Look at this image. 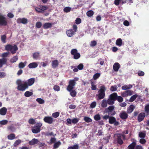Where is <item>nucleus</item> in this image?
I'll return each mask as SVG.
<instances>
[{
  "mask_svg": "<svg viewBox=\"0 0 149 149\" xmlns=\"http://www.w3.org/2000/svg\"><path fill=\"white\" fill-rule=\"evenodd\" d=\"M16 84L18 85L17 89L19 91H24L28 88L26 82L22 83L20 79H18L17 81Z\"/></svg>",
  "mask_w": 149,
  "mask_h": 149,
  "instance_id": "nucleus-1",
  "label": "nucleus"
},
{
  "mask_svg": "<svg viewBox=\"0 0 149 149\" xmlns=\"http://www.w3.org/2000/svg\"><path fill=\"white\" fill-rule=\"evenodd\" d=\"M106 90V88L104 86H101L98 92V94L96 95L99 100L103 99L105 96V91Z\"/></svg>",
  "mask_w": 149,
  "mask_h": 149,
  "instance_id": "nucleus-2",
  "label": "nucleus"
},
{
  "mask_svg": "<svg viewBox=\"0 0 149 149\" xmlns=\"http://www.w3.org/2000/svg\"><path fill=\"white\" fill-rule=\"evenodd\" d=\"M114 108L113 106H109L107 108L105 109L104 113H108V115L110 116L115 115L116 113V112L114 110Z\"/></svg>",
  "mask_w": 149,
  "mask_h": 149,
  "instance_id": "nucleus-3",
  "label": "nucleus"
},
{
  "mask_svg": "<svg viewBox=\"0 0 149 149\" xmlns=\"http://www.w3.org/2000/svg\"><path fill=\"white\" fill-rule=\"evenodd\" d=\"M5 49L7 51H10L12 54L15 53L18 49V48L15 45L13 46L10 45H8L6 46Z\"/></svg>",
  "mask_w": 149,
  "mask_h": 149,
  "instance_id": "nucleus-4",
  "label": "nucleus"
},
{
  "mask_svg": "<svg viewBox=\"0 0 149 149\" xmlns=\"http://www.w3.org/2000/svg\"><path fill=\"white\" fill-rule=\"evenodd\" d=\"M74 86L68 85L66 88L67 90L70 93L71 96L72 97H75L77 95V92L74 90Z\"/></svg>",
  "mask_w": 149,
  "mask_h": 149,
  "instance_id": "nucleus-5",
  "label": "nucleus"
},
{
  "mask_svg": "<svg viewBox=\"0 0 149 149\" xmlns=\"http://www.w3.org/2000/svg\"><path fill=\"white\" fill-rule=\"evenodd\" d=\"M109 122L111 124H114L115 126H117L119 125L120 123L116 120L115 117L112 116H110L109 120Z\"/></svg>",
  "mask_w": 149,
  "mask_h": 149,
  "instance_id": "nucleus-6",
  "label": "nucleus"
},
{
  "mask_svg": "<svg viewBox=\"0 0 149 149\" xmlns=\"http://www.w3.org/2000/svg\"><path fill=\"white\" fill-rule=\"evenodd\" d=\"M71 54L73 56L74 58L76 59L79 58L80 55L79 53H78L77 50L76 49H73L71 51Z\"/></svg>",
  "mask_w": 149,
  "mask_h": 149,
  "instance_id": "nucleus-7",
  "label": "nucleus"
},
{
  "mask_svg": "<svg viewBox=\"0 0 149 149\" xmlns=\"http://www.w3.org/2000/svg\"><path fill=\"white\" fill-rule=\"evenodd\" d=\"M7 24L6 19L5 16L0 14V25L5 26Z\"/></svg>",
  "mask_w": 149,
  "mask_h": 149,
  "instance_id": "nucleus-8",
  "label": "nucleus"
},
{
  "mask_svg": "<svg viewBox=\"0 0 149 149\" xmlns=\"http://www.w3.org/2000/svg\"><path fill=\"white\" fill-rule=\"evenodd\" d=\"M133 91L130 90H127L121 93V95L123 97H126L130 96L132 94Z\"/></svg>",
  "mask_w": 149,
  "mask_h": 149,
  "instance_id": "nucleus-9",
  "label": "nucleus"
},
{
  "mask_svg": "<svg viewBox=\"0 0 149 149\" xmlns=\"http://www.w3.org/2000/svg\"><path fill=\"white\" fill-rule=\"evenodd\" d=\"M44 121L49 124H52L54 121L53 118L50 116H45L43 119Z\"/></svg>",
  "mask_w": 149,
  "mask_h": 149,
  "instance_id": "nucleus-10",
  "label": "nucleus"
},
{
  "mask_svg": "<svg viewBox=\"0 0 149 149\" xmlns=\"http://www.w3.org/2000/svg\"><path fill=\"white\" fill-rule=\"evenodd\" d=\"M119 116L120 118L122 120L127 119L128 116V114L124 111H122L119 114Z\"/></svg>",
  "mask_w": 149,
  "mask_h": 149,
  "instance_id": "nucleus-11",
  "label": "nucleus"
},
{
  "mask_svg": "<svg viewBox=\"0 0 149 149\" xmlns=\"http://www.w3.org/2000/svg\"><path fill=\"white\" fill-rule=\"evenodd\" d=\"M145 117V113L144 112H141L140 113L138 116V120L139 122L143 121Z\"/></svg>",
  "mask_w": 149,
  "mask_h": 149,
  "instance_id": "nucleus-12",
  "label": "nucleus"
},
{
  "mask_svg": "<svg viewBox=\"0 0 149 149\" xmlns=\"http://www.w3.org/2000/svg\"><path fill=\"white\" fill-rule=\"evenodd\" d=\"M79 79L78 78L75 77L74 79L70 80L69 81L68 85L74 86L76 84V81H78Z\"/></svg>",
  "mask_w": 149,
  "mask_h": 149,
  "instance_id": "nucleus-13",
  "label": "nucleus"
},
{
  "mask_svg": "<svg viewBox=\"0 0 149 149\" xmlns=\"http://www.w3.org/2000/svg\"><path fill=\"white\" fill-rule=\"evenodd\" d=\"M135 108V106L134 105H130L127 108V112L128 113H130L133 111Z\"/></svg>",
  "mask_w": 149,
  "mask_h": 149,
  "instance_id": "nucleus-14",
  "label": "nucleus"
},
{
  "mask_svg": "<svg viewBox=\"0 0 149 149\" xmlns=\"http://www.w3.org/2000/svg\"><path fill=\"white\" fill-rule=\"evenodd\" d=\"M118 95L116 93H113L111 94L109 96V97L114 101L116 100L117 98Z\"/></svg>",
  "mask_w": 149,
  "mask_h": 149,
  "instance_id": "nucleus-15",
  "label": "nucleus"
},
{
  "mask_svg": "<svg viewBox=\"0 0 149 149\" xmlns=\"http://www.w3.org/2000/svg\"><path fill=\"white\" fill-rule=\"evenodd\" d=\"M7 109L5 107H3L0 109V114L1 115L4 116L7 113Z\"/></svg>",
  "mask_w": 149,
  "mask_h": 149,
  "instance_id": "nucleus-16",
  "label": "nucleus"
},
{
  "mask_svg": "<svg viewBox=\"0 0 149 149\" xmlns=\"http://www.w3.org/2000/svg\"><path fill=\"white\" fill-rule=\"evenodd\" d=\"M74 33V31L72 29H69L66 31L67 35L69 37L72 36Z\"/></svg>",
  "mask_w": 149,
  "mask_h": 149,
  "instance_id": "nucleus-17",
  "label": "nucleus"
},
{
  "mask_svg": "<svg viewBox=\"0 0 149 149\" xmlns=\"http://www.w3.org/2000/svg\"><path fill=\"white\" fill-rule=\"evenodd\" d=\"M39 142V141L37 139L34 138L29 141V144L30 145H33L37 144Z\"/></svg>",
  "mask_w": 149,
  "mask_h": 149,
  "instance_id": "nucleus-18",
  "label": "nucleus"
},
{
  "mask_svg": "<svg viewBox=\"0 0 149 149\" xmlns=\"http://www.w3.org/2000/svg\"><path fill=\"white\" fill-rule=\"evenodd\" d=\"M136 145V141H133L131 144L128 146L127 148L128 149H135Z\"/></svg>",
  "mask_w": 149,
  "mask_h": 149,
  "instance_id": "nucleus-19",
  "label": "nucleus"
},
{
  "mask_svg": "<svg viewBox=\"0 0 149 149\" xmlns=\"http://www.w3.org/2000/svg\"><path fill=\"white\" fill-rule=\"evenodd\" d=\"M17 22L19 23H22L24 24H25L27 23V19L24 18L22 19H18L17 20Z\"/></svg>",
  "mask_w": 149,
  "mask_h": 149,
  "instance_id": "nucleus-20",
  "label": "nucleus"
},
{
  "mask_svg": "<svg viewBox=\"0 0 149 149\" xmlns=\"http://www.w3.org/2000/svg\"><path fill=\"white\" fill-rule=\"evenodd\" d=\"M35 80L34 78H31L28 79L27 82V84L29 86H31L35 82Z\"/></svg>",
  "mask_w": 149,
  "mask_h": 149,
  "instance_id": "nucleus-21",
  "label": "nucleus"
},
{
  "mask_svg": "<svg viewBox=\"0 0 149 149\" xmlns=\"http://www.w3.org/2000/svg\"><path fill=\"white\" fill-rule=\"evenodd\" d=\"M117 143L120 145H122L123 143L122 138L120 136V134H118L117 136Z\"/></svg>",
  "mask_w": 149,
  "mask_h": 149,
  "instance_id": "nucleus-22",
  "label": "nucleus"
},
{
  "mask_svg": "<svg viewBox=\"0 0 149 149\" xmlns=\"http://www.w3.org/2000/svg\"><path fill=\"white\" fill-rule=\"evenodd\" d=\"M40 128L37 127L36 126L34 127L32 129V132L35 134L39 132L40 131Z\"/></svg>",
  "mask_w": 149,
  "mask_h": 149,
  "instance_id": "nucleus-23",
  "label": "nucleus"
},
{
  "mask_svg": "<svg viewBox=\"0 0 149 149\" xmlns=\"http://www.w3.org/2000/svg\"><path fill=\"white\" fill-rule=\"evenodd\" d=\"M107 100L106 99H104L102 101L101 106L102 107L105 108L107 107Z\"/></svg>",
  "mask_w": 149,
  "mask_h": 149,
  "instance_id": "nucleus-24",
  "label": "nucleus"
},
{
  "mask_svg": "<svg viewBox=\"0 0 149 149\" xmlns=\"http://www.w3.org/2000/svg\"><path fill=\"white\" fill-rule=\"evenodd\" d=\"M52 24L51 23H46L43 25V27L44 29H47L52 27Z\"/></svg>",
  "mask_w": 149,
  "mask_h": 149,
  "instance_id": "nucleus-25",
  "label": "nucleus"
},
{
  "mask_svg": "<svg viewBox=\"0 0 149 149\" xmlns=\"http://www.w3.org/2000/svg\"><path fill=\"white\" fill-rule=\"evenodd\" d=\"M15 135L14 134L12 133L8 135L7 136L8 139L10 140H12L15 138Z\"/></svg>",
  "mask_w": 149,
  "mask_h": 149,
  "instance_id": "nucleus-26",
  "label": "nucleus"
},
{
  "mask_svg": "<svg viewBox=\"0 0 149 149\" xmlns=\"http://www.w3.org/2000/svg\"><path fill=\"white\" fill-rule=\"evenodd\" d=\"M138 97V95L137 94L134 95L132 96L130 98L129 101L132 102L134 101Z\"/></svg>",
  "mask_w": 149,
  "mask_h": 149,
  "instance_id": "nucleus-27",
  "label": "nucleus"
},
{
  "mask_svg": "<svg viewBox=\"0 0 149 149\" xmlns=\"http://www.w3.org/2000/svg\"><path fill=\"white\" fill-rule=\"evenodd\" d=\"M132 87V85L131 84L127 85H124L122 87V89L123 90H126L130 89Z\"/></svg>",
  "mask_w": 149,
  "mask_h": 149,
  "instance_id": "nucleus-28",
  "label": "nucleus"
},
{
  "mask_svg": "<svg viewBox=\"0 0 149 149\" xmlns=\"http://www.w3.org/2000/svg\"><path fill=\"white\" fill-rule=\"evenodd\" d=\"M33 94L32 92L27 91L25 93L24 95L26 97H29L32 95Z\"/></svg>",
  "mask_w": 149,
  "mask_h": 149,
  "instance_id": "nucleus-29",
  "label": "nucleus"
},
{
  "mask_svg": "<svg viewBox=\"0 0 149 149\" xmlns=\"http://www.w3.org/2000/svg\"><path fill=\"white\" fill-rule=\"evenodd\" d=\"M116 45L119 46H120L122 44V40L120 38L118 39L116 42Z\"/></svg>",
  "mask_w": 149,
  "mask_h": 149,
  "instance_id": "nucleus-30",
  "label": "nucleus"
},
{
  "mask_svg": "<svg viewBox=\"0 0 149 149\" xmlns=\"http://www.w3.org/2000/svg\"><path fill=\"white\" fill-rule=\"evenodd\" d=\"M40 57L39 53L38 52H35L33 54V58L34 59H37Z\"/></svg>",
  "mask_w": 149,
  "mask_h": 149,
  "instance_id": "nucleus-31",
  "label": "nucleus"
},
{
  "mask_svg": "<svg viewBox=\"0 0 149 149\" xmlns=\"http://www.w3.org/2000/svg\"><path fill=\"white\" fill-rule=\"evenodd\" d=\"M101 74L100 73H96L93 76V79L95 80L98 78L100 76Z\"/></svg>",
  "mask_w": 149,
  "mask_h": 149,
  "instance_id": "nucleus-32",
  "label": "nucleus"
},
{
  "mask_svg": "<svg viewBox=\"0 0 149 149\" xmlns=\"http://www.w3.org/2000/svg\"><path fill=\"white\" fill-rule=\"evenodd\" d=\"M85 32L86 33L90 34L91 35H93V30L91 29L90 28H88Z\"/></svg>",
  "mask_w": 149,
  "mask_h": 149,
  "instance_id": "nucleus-33",
  "label": "nucleus"
},
{
  "mask_svg": "<svg viewBox=\"0 0 149 149\" xmlns=\"http://www.w3.org/2000/svg\"><path fill=\"white\" fill-rule=\"evenodd\" d=\"M61 144V143L60 141H58L57 142L55 143L54 145L53 148L56 149L58 148Z\"/></svg>",
  "mask_w": 149,
  "mask_h": 149,
  "instance_id": "nucleus-34",
  "label": "nucleus"
},
{
  "mask_svg": "<svg viewBox=\"0 0 149 149\" xmlns=\"http://www.w3.org/2000/svg\"><path fill=\"white\" fill-rule=\"evenodd\" d=\"M107 104L110 105H112L114 103V101L112 100L109 97V98L107 100Z\"/></svg>",
  "mask_w": 149,
  "mask_h": 149,
  "instance_id": "nucleus-35",
  "label": "nucleus"
},
{
  "mask_svg": "<svg viewBox=\"0 0 149 149\" xmlns=\"http://www.w3.org/2000/svg\"><path fill=\"white\" fill-rule=\"evenodd\" d=\"M94 118L95 120L97 121L100 120L101 118L100 114H97L94 116Z\"/></svg>",
  "mask_w": 149,
  "mask_h": 149,
  "instance_id": "nucleus-36",
  "label": "nucleus"
},
{
  "mask_svg": "<svg viewBox=\"0 0 149 149\" xmlns=\"http://www.w3.org/2000/svg\"><path fill=\"white\" fill-rule=\"evenodd\" d=\"M79 146L78 144L74 145L68 148V149H79Z\"/></svg>",
  "mask_w": 149,
  "mask_h": 149,
  "instance_id": "nucleus-37",
  "label": "nucleus"
},
{
  "mask_svg": "<svg viewBox=\"0 0 149 149\" xmlns=\"http://www.w3.org/2000/svg\"><path fill=\"white\" fill-rule=\"evenodd\" d=\"M84 120L87 123L91 122L92 121V120L90 118L87 116H85Z\"/></svg>",
  "mask_w": 149,
  "mask_h": 149,
  "instance_id": "nucleus-38",
  "label": "nucleus"
},
{
  "mask_svg": "<svg viewBox=\"0 0 149 149\" xmlns=\"http://www.w3.org/2000/svg\"><path fill=\"white\" fill-rule=\"evenodd\" d=\"M40 7L41 10H42V12L43 13L45 10H47L48 8V7L47 6H43L41 5L39 6Z\"/></svg>",
  "mask_w": 149,
  "mask_h": 149,
  "instance_id": "nucleus-39",
  "label": "nucleus"
},
{
  "mask_svg": "<svg viewBox=\"0 0 149 149\" xmlns=\"http://www.w3.org/2000/svg\"><path fill=\"white\" fill-rule=\"evenodd\" d=\"M94 14V12L93 11L90 10L88 11L86 13L87 15L89 17H91Z\"/></svg>",
  "mask_w": 149,
  "mask_h": 149,
  "instance_id": "nucleus-40",
  "label": "nucleus"
},
{
  "mask_svg": "<svg viewBox=\"0 0 149 149\" xmlns=\"http://www.w3.org/2000/svg\"><path fill=\"white\" fill-rule=\"evenodd\" d=\"M21 143V141L20 139H18L16 141L14 142L13 145L15 147H16Z\"/></svg>",
  "mask_w": 149,
  "mask_h": 149,
  "instance_id": "nucleus-41",
  "label": "nucleus"
},
{
  "mask_svg": "<svg viewBox=\"0 0 149 149\" xmlns=\"http://www.w3.org/2000/svg\"><path fill=\"white\" fill-rule=\"evenodd\" d=\"M36 100L39 104H43L45 102L44 100L40 98H37Z\"/></svg>",
  "mask_w": 149,
  "mask_h": 149,
  "instance_id": "nucleus-42",
  "label": "nucleus"
},
{
  "mask_svg": "<svg viewBox=\"0 0 149 149\" xmlns=\"http://www.w3.org/2000/svg\"><path fill=\"white\" fill-rule=\"evenodd\" d=\"M59 113L58 112H57L52 113V116L54 118H57L59 116Z\"/></svg>",
  "mask_w": 149,
  "mask_h": 149,
  "instance_id": "nucleus-43",
  "label": "nucleus"
},
{
  "mask_svg": "<svg viewBox=\"0 0 149 149\" xmlns=\"http://www.w3.org/2000/svg\"><path fill=\"white\" fill-rule=\"evenodd\" d=\"M18 59V57L17 56H14L10 60L12 63H14Z\"/></svg>",
  "mask_w": 149,
  "mask_h": 149,
  "instance_id": "nucleus-44",
  "label": "nucleus"
},
{
  "mask_svg": "<svg viewBox=\"0 0 149 149\" xmlns=\"http://www.w3.org/2000/svg\"><path fill=\"white\" fill-rule=\"evenodd\" d=\"M97 44V42L95 40H93L91 41L90 45V46L93 47L96 45Z\"/></svg>",
  "mask_w": 149,
  "mask_h": 149,
  "instance_id": "nucleus-45",
  "label": "nucleus"
},
{
  "mask_svg": "<svg viewBox=\"0 0 149 149\" xmlns=\"http://www.w3.org/2000/svg\"><path fill=\"white\" fill-rule=\"evenodd\" d=\"M91 89L92 90H95L97 89L96 86L95 85L94 83L92 82L91 83Z\"/></svg>",
  "mask_w": 149,
  "mask_h": 149,
  "instance_id": "nucleus-46",
  "label": "nucleus"
},
{
  "mask_svg": "<svg viewBox=\"0 0 149 149\" xmlns=\"http://www.w3.org/2000/svg\"><path fill=\"white\" fill-rule=\"evenodd\" d=\"M146 134L143 132H140L139 133V136L140 137L144 138L146 136Z\"/></svg>",
  "mask_w": 149,
  "mask_h": 149,
  "instance_id": "nucleus-47",
  "label": "nucleus"
},
{
  "mask_svg": "<svg viewBox=\"0 0 149 149\" xmlns=\"http://www.w3.org/2000/svg\"><path fill=\"white\" fill-rule=\"evenodd\" d=\"M79 120V119L75 118L72 120V122L73 124H75L78 122Z\"/></svg>",
  "mask_w": 149,
  "mask_h": 149,
  "instance_id": "nucleus-48",
  "label": "nucleus"
},
{
  "mask_svg": "<svg viewBox=\"0 0 149 149\" xmlns=\"http://www.w3.org/2000/svg\"><path fill=\"white\" fill-rule=\"evenodd\" d=\"M8 121L7 120H3L0 121V124L1 125H4L7 124Z\"/></svg>",
  "mask_w": 149,
  "mask_h": 149,
  "instance_id": "nucleus-49",
  "label": "nucleus"
},
{
  "mask_svg": "<svg viewBox=\"0 0 149 149\" xmlns=\"http://www.w3.org/2000/svg\"><path fill=\"white\" fill-rule=\"evenodd\" d=\"M71 10V8L69 7H66L63 9L64 12L68 13Z\"/></svg>",
  "mask_w": 149,
  "mask_h": 149,
  "instance_id": "nucleus-50",
  "label": "nucleus"
},
{
  "mask_svg": "<svg viewBox=\"0 0 149 149\" xmlns=\"http://www.w3.org/2000/svg\"><path fill=\"white\" fill-rule=\"evenodd\" d=\"M56 139L55 137H52L50 140L49 144H52L55 142Z\"/></svg>",
  "mask_w": 149,
  "mask_h": 149,
  "instance_id": "nucleus-51",
  "label": "nucleus"
},
{
  "mask_svg": "<svg viewBox=\"0 0 149 149\" xmlns=\"http://www.w3.org/2000/svg\"><path fill=\"white\" fill-rule=\"evenodd\" d=\"M117 88L116 86H112L110 87V90L112 91H115L117 90Z\"/></svg>",
  "mask_w": 149,
  "mask_h": 149,
  "instance_id": "nucleus-52",
  "label": "nucleus"
},
{
  "mask_svg": "<svg viewBox=\"0 0 149 149\" xmlns=\"http://www.w3.org/2000/svg\"><path fill=\"white\" fill-rule=\"evenodd\" d=\"M7 128L8 130H10L12 132L14 131L15 130V128L12 126H8Z\"/></svg>",
  "mask_w": 149,
  "mask_h": 149,
  "instance_id": "nucleus-53",
  "label": "nucleus"
},
{
  "mask_svg": "<svg viewBox=\"0 0 149 149\" xmlns=\"http://www.w3.org/2000/svg\"><path fill=\"white\" fill-rule=\"evenodd\" d=\"M104 61L101 59H100L98 60L97 63H96V64H100L101 65H102L104 63Z\"/></svg>",
  "mask_w": 149,
  "mask_h": 149,
  "instance_id": "nucleus-54",
  "label": "nucleus"
},
{
  "mask_svg": "<svg viewBox=\"0 0 149 149\" xmlns=\"http://www.w3.org/2000/svg\"><path fill=\"white\" fill-rule=\"evenodd\" d=\"M28 122L30 124H33L35 123V120L31 118L29 119Z\"/></svg>",
  "mask_w": 149,
  "mask_h": 149,
  "instance_id": "nucleus-55",
  "label": "nucleus"
},
{
  "mask_svg": "<svg viewBox=\"0 0 149 149\" xmlns=\"http://www.w3.org/2000/svg\"><path fill=\"white\" fill-rule=\"evenodd\" d=\"M120 66H113V70L115 72H117L120 68Z\"/></svg>",
  "mask_w": 149,
  "mask_h": 149,
  "instance_id": "nucleus-56",
  "label": "nucleus"
},
{
  "mask_svg": "<svg viewBox=\"0 0 149 149\" xmlns=\"http://www.w3.org/2000/svg\"><path fill=\"white\" fill-rule=\"evenodd\" d=\"M53 89L55 91H58L60 90V87L58 86L55 85L53 87Z\"/></svg>",
  "mask_w": 149,
  "mask_h": 149,
  "instance_id": "nucleus-57",
  "label": "nucleus"
},
{
  "mask_svg": "<svg viewBox=\"0 0 149 149\" xmlns=\"http://www.w3.org/2000/svg\"><path fill=\"white\" fill-rule=\"evenodd\" d=\"M146 142V140L144 139H140L139 142L141 144H145Z\"/></svg>",
  "mask_w": 149,
  "mask_h": 149,
  "instance_id": "nucleus-58",
  "label": "nucleus"
},
{
  "mask_svg": "<svg viewBox=\"0 0 149 149\" xmlns=\"http://www.w3.org/2000/svg\"><path fill=\"white\" fill-rule=\"evenodd\" d=\"M117 100L119 102H121L123 101V99L121 96H118Z\"/></svg>",
  "mask_w": 149,
  "mask_h": 149,
  "instance_id": "nucleus-59",
  "label": "nucleus"
},
{
  "mask_svg": "<svg viewBox=\"0 0 149 149\" xmlns=\"http://www.w3.org/2000/svg\"><path fill=\"white\" fill-rule=\"evenodd\" d=\"M6 75V73L4 72H0V78H2L4 77Z\"/></svg>",
  "mask_w": 149,
  "mask_h": 149,
  "instance_id": "nucleus-60",
  "label": "nucleus"
},
{
  "mask_svg": "<svg viewBox=\"0 0 149 149\" xmlns=\"http://www.w3.org/2000/svg\"><path fill=\"white\" fill-rule=\"evenodd\" d=\"M96 105V103L94 101L92 102L91 104L90 107L92 108H95Z\"/></svg>",
  "mask_w": 149,
  "mask_h": 149,
  "instance_id": "nucleus-61",
  "label": "nucleus"
},
{
  "mask_svg": "<svg viewBox=\"0 0 149 149\" xmlns=\"http://www.w3.org/2000/svg\"><path fill=\"white\" fill-rule=\"evenodd\" d=\"M6 61L5 59H0V65H2L5 64Z\"/></svg>",
  "mask_w": 149,
  "mask_h": 149,
  "instance_id": "nucleus-62",
  "label": "nucleus"
},
{
  "mask_svg": "<svg viewBox=\"0 0 149 149\" xmlns=\"http://www.w3.org/2000/svg\"><path fill=\"white\" fill-rule=\"evenodd\" d=\"M1 40L4 43L6 42L5 40L6 39V36L5 35H3L1 36Z\"/></svg>",
  "mask_w": 149,
  "mask_h": 149,
  "instance_id": "nucleus-63",
  "label": "nucleus"
},
{
  "mask_svg": "<svg viewBox=\"0 0 149 149\" xmlns=\"http://www.w3.org/2000/svg\"><path fill=\"white\" fill-rule=\"evenodd\" d=\"M145 111L147 113H149V104H148L145 107Z\"/></svg>",
  "mask_w": 149,
  "mask_h": 149,
  "instance_id": "nucleus-64",
  "label": "nucleus"
}]
</instances>
